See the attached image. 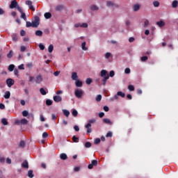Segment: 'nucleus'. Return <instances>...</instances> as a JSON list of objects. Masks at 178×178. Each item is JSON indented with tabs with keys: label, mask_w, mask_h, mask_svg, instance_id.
Returning a JSON list of instances; mask_svg holds the SVG:
<instances>
[{
	"label": "nucleus",
	"mask_w": 178,
	"mask_h": 178,
	"mask_svg": "<svg viewBox=\"0 0 178 178\" xmlns=\"http://www.w3.org/2000/svg\"><path fill=\"white\" fill-rule=\"evenodd\" d=\"M17 1L16 0H14L11 1V3L10 4V9H15V8H17Z\"/></svg>",
	"instance_id": "1a4fd4ad"
},
{
	"label": "nucleus",
	"mask_w": 178,
	"mask_h": 178,
	"mask_svg": "<svg viewBox=\"0 0 178 178\" xmlns=\"http://www.w3.org/2000/svg\"><path fill=\"white\" fill-rule=\"evenodd\" d=\"M140 6L138 3H136L134 5L133 9L134 12H138V10H140Z\"/></svg>",
	"instance_id": "2eb2a0df"
},
{
	"label": "nucleus",
	"mask_w": 178,
	"mask_h": 178,
	"mask_svg": "<svg viewBox=\"0 0 178 178\" xmlns=\"http://www.w3.org/2000/svg\"><path fill=\"white\" fill-rule=\"evenodd\" d=\"M60 159H62L63 161H66V159H67V155H66V154H65V153H62V154L60 155Z\"/></svg>",
	"instance_id": "6ab92c4d"
},
{
	"label": "nucleus",
	"mask_w": 178,
	"mask_h": 178,
	"mask_svg": "<svg viewBox=\"0 0 178 178\" xmlns=\"http://www.w3.org/2000/svg\"><path fill=\"white\" fill-rule=\"evenodd\" d=\"M72 116H74V118H77V115H79V112H77V110L73 109V110H72Z\"/></svg>",
	"instance_id": "b1692460"
},
{
	"label": "nucleus",
	"mask_w": 178,
	"mask_h": 178,
	"mask_svg": "<svg viewBox=\"0 0 178 178\" xmlns=\"http://www.w3.org/2000/svg\"><path fill=\"white\" fill-rule=\"evenodd\" d=\"M42 76L41 75H38L35 78V81L37 84H41V83H42Z\"/></svg>",
	"instance_id": "423d86ee"
},
{
	"label": "nucleus",
	"mask_w": 178,
	"mask_h": 178,
	"mask_svg": "<svg viewBox=\"0 0 178 178\" xmlns=\"http://www.w3.org/2000/svg\"><path fill=\"white\" fill-rule=\"evenodd\" d=\"M21 18H22V19H24V20L25 22H26V21H27V17H26V13H21Z\"/></svg>",
	"instance_id": "f704fd0d"
},
{
	"label": "nucleus",
	"mask_w": 178,
	"mask_h": 178,
	"mask_svg": "<svg viewBox=\"0 0 178 178\" xmlns=\"http://www.w3.org/2000/svg\"><path fill=\"white\" fill-rule=\"evenodd\" d=\"M102 99V96L101 95H98L97 97H96V101L97 102H99Z\"/></svg>",
	"instance_id": "a19ab883"
},
{
	"label": "nucleus",
	"mask_w": 178,
	"mask_h": 178,
	"mask_svg": "<svg viewBox=\"0 0 178 178\" xmlns=\"http://www.w3.org/2000/svg\"><path fill=\"white\" fill-rule=\"evenodd\" d=\"M44 17L45 19H51V17H52V14H51V13H45Z\"/></svg>",
	"instance_id": "4be33fe9"
},
{
	"label": "nucleus",
	"mask_w": 178,
	"mask_h": 178,
	"mask_svg": "<svg viewBox=\"0 0 178 178\" xmlns=\"http://www.w3.org/2000/svg\"><path fill=\"white\" fill-rule=\"evenodd\" d=\"M3 97L5 99H9V98H10V92L6 91L3 95Z\"/></svg>",
	"instance_id": "a211bd4d"
},
{
	"label": "nucleus",
	"mask_w": 178,
	"mask_h": 178,
	"mask_svg": "<svg viewBox=\"0 0 178 178\" xmlns=\"http://www.w3.org/2000/svg\"><path fill=\"white\" fill-rule=\"evenodd\" d=\"M84 94V91L81 89H76L74 91V95L76 98H81Z\"/></svg>",
	"instance_id": "f03ea898"
},
{
	"label": "nucleus",
	"mask_w": 178,
	"mask_h": 178,
	"mask_svg": "<svg viewBox=\"0 0 178 178\" xmlns=\"http://www.w3.org/2000/svg\"><path fill=\"white\" fill-rule=\"evenodd\" d=\"M90 9H91V10H98V9H99V8H98V6H97L95 5H92L90 6Z\"/></svg>",
	"instance_id": "2f4dec72"
},
{
	"label": "nucleus",
	"mask_w": 178,
	"mask_h": 178,
	"mask_svg": "<svg viewBox=\"0 0 178 178\" xmlns=\"http://www.w3.org/2000/svg\"><path fill=\"white\" fill-rule=\"evenodd\" d=\"M17 9L18 11H19L20 13H23V10L22 9V8H20V6H17Z\"/></svg>",
	"instance_id": "774afa93"
},
{
	"label": "nucleus",
	"mask_w": 178,
	"mask_h": 178,
	"mask_svg": "<svg viewBox=\"0 0 178 178\" xmlns=\"http://www.w3.org/2000/svg\"><path fill=\"white\" fill-rule=\"evenodd\" d=\"M22 115L24 116L25 118L29 116V111H22Z\"/></svg>",
	"instance_id": "49530a36"
},
{
	"label": "nucleus",
	"mask_w": 178,
	"mask_h": 178,
	"mask_svg": "<svg viewBox=\"0 0 178 178\" xmlns=\"http://www.w3.org/2000/svg\"><path fill=\"white\" fill-rule=\"evenodd\" d=\"M118 97H122V98H124V97H126V95L123 92H121V91H119L117 92Z\"/></svg>",
	"instance_id": "cd10ccee"
},
{
	"label": "nucleus",
	"mask_w": 178,
	"mask_h": 178,
	"mask_svg": "<svg viewBox=\"0 0 178 178\" xmlns=\"http://www.w3.org/2000/svg\"><path fill=\"white\" fill-rule=\"evenodd\" d=\"M48 136H49V135L48 133H47V132H44V133L42 134V138H47V137H48Z\"/></svg>",
	"instance_id": "0e129e2a"
},
{
	"label": "nucleus",
	"mask_w": 178,
	"mask_h": 178,
	"mask_svg": "<svg viewBox=\"0 0 178 178\" xmlns=\"http://www.w3.org/2000/svg\"><path fill=\"white\" fill-rule=\"evenodd\" d=\"M48 51L49 52V54H52V52L54 51V44H49V46L48 47Z\"/></svg>",
	"instance_id": "412c9836"
},
{
	"label": "nucleus",
	"mask_w": 178,
	"mask_h": 178,
	"mask_svg": "<svg viewBox=\"0 0 178 178\" xmlns=\"http://www.w3.org/2000/svg\"><path fill=\"white\" fill-rule=\"evenodd\" d=\"M26 5H27L29 6V8L31 10H33V12H34L35 10V8H34V6H33V1H30V0H27L25 2Z\"/></svg>",
	"instance_id": "20e7f679"
},
{
	"label": "nucleus",
	"mask_w": 178,
	"mask_h": 178,
	"mask_svg": "<svg viewBox=\"0 0 178 178\" xmlns=\"http://www.w3.org/2000/svg\"><path fill=\"white\" fill-rule=\"evenodd\" d=\"M26 27H33V23L30 22H26Z\"/></svg>",
	"instance_id": "052dcab7"
},
{
	"label": "nucleus",
	"mask_w": 178,
	"mask_h": 178,
	"mask_svg": "<svg viewBox=\"0 0 178 178\" xmlns=\"http://www.w3.org/2000/svg\"><path fill=\"white\" fill-rule=\"evenodd\" d=\"M75 85H76V87H83V81H79V79H77L75 81Z\"/></svg>",
	"instance_id": "dca6fc26"
},
{
	"label": "nucleus",
	"mask_w": 178,
	"mask_h": 178,
	"mask_svg": "<svg viewBox=\"0 0 178 178\" xmlns=\"http://www.w3.org/2000/svg\"><path fill=\"white\" fill-rule=\"evenodd\" d=\"M100 76L102 77H109V75L108 74V72L105 70H102L101 71Z\"/></svg>",
	"instance_id": "f8f14e48"
},
{
	"label": "nucleus",
	"mask_w": 178,
	"mask_h": 178,
	"mask_svg": "<svg viewBox=\"0 0 178 178\" xmlns=\"http://www.w3.org/2000/svg\"><path fill=\"white\" fill-rule=\"evenodd\" d=\"M26 67H28L29 69H31V67H33V63H28L26 64Z\"/></svg>",
	"instance_id": "5fc2aeb1"
},
{
	"label": "nucleus",
	"mask_w": 178,
	"mask_h": 178,
	"mask_svg": "<svg viewBox=\"0 0 178 178\" xmlns=\"http://www.w3.org/2000/svg\"><path fill=\"white\" fill-rule=\"evenodd\" d=\"M38 26H40V17L36 16L34 21L32 22V27H37Z\"/></svg>",
	"instance_id": "7ed1b4c3"
},
{
	"label": "nucleus",
	"mask_w": 178,
	"mask_h": 178,
	"mask_svg": "<svg viewBox=\"0 0 178 178\" xmlns=\"http://www.w3.org/2000/svg\"><path fill=\"white\" fill-rule=\"evenodd\" d=\"M178 1L177 0H175L172 1V8H177Z\"/></svg>",
	"instance_id": "7c9ffc66"
},
{
	"label": "nucleus",
	"mask_w": 178,
	"mask_h": 178,
	"mask_svg": "<svg viewBox=\"0 0 178 178\" xmlns=\"http://www.w3.org/2000/svg\"><path fill=\"white\" fill-rule=\"evenodd\" d=\"M13 41H17L19 40V37H17V34L14 33L12 35Z\"/></svg>",
	"instance_id": "bb28decb"
},
{
	"label": "nucleus",
	"mask_w": 178,
	"mask_h": 178,
	"mask_svg": "<svg viewBox=\"0 0 178 178\" xmlns=\"http://www.w3.org/2000/svg\"><path fill=\"white\" fill-rule=\"evenodd\" d=\"M86 84H91V83H92V79L91 78H87L86 80Z\"/></svg>",
	"instance_id": "58836bf2"
},
{
	"label": "nucleus",
	"mask_w": 178,
	"mask_h": 178,
	"mask_svg": "<svg viewBox=\"0 0 178 178\" xmlns=\"http://www.w3.org/2000/svg\"><path fill=\"white\" fill-rule=\"evenodd\" d=\"M54 74L56 77H58V75L60 74V71H56L54 73Z\"/></svg>",
	"instance_id": "338daca9"
},
{
	"label": "nucleus",
	"mask_w": 178,
	"mask_h": 178,
	"mask_svg": "<svg viewBox=\"0 0 178 178\" xmlns=\"http://www.w3.org/2000/svg\"><path fill=\"white\" fill-rule=\"evenodd\" d=\"M101 143V139L100 138H96L95 140V141H94V144H99Z\"/></svg>",
	"instance_id": "de8ad7c7"
},
{
	"label": "nucleus",
	"mask_w": 178,
	"mask_h": 178,
	"mask_svg": "<svg viewBox=\"0 0 178 178\" xmlns=\"http://www.w3.org/2000/svg\"><path fill=\"white\" fill-rule=\"evenodd\" d=\"M1 122H2V124H3L4 126H7V124H8V120H6V118H3V119L1 120Z\"/></svg>",
	"instance_id": "79ce46f5"
},
{
	"label": "nucleus",
	"mask_w": 178,
	"mask_h": 178,
	"mask_svg": "<svg viewBox=\"0 0 178 178\" xmlns=\"http://www.w3.org/2000/svg\"><path fill=\"white\" fill-rule=\"evenodd\" d=\"M62 9H63V6L59 5L56 7V10H58V12H60Z\"/></svg>",
	"instance_id": "4c0bfd02"
},
{
	"label": "nucleus",
	"mask_w": 178,
	"mask_h": 178,
	"mask_svg": "<svg viewBox=\"0 0 178 178\" xmlns=\"http://www.w3.org/2000/svg\"><path fill=\"white\" fill-rule=\"evenodd\" d=\"M81 27L83 29H87V27H88V24L87 23H83L81 24Z\"/></svg>",
	"instance_id": "09e8293b"
},
{
	"label": "nucleus",
	"mask_w": 178,
	"mask_h": 178,
	"mask_svg": "<svg viewBox=\"0 0 178 178\" xmlns=\"http://www.w3.org/2000/svg\"><path fill=\"white\" fill-rule=\"evenodd\" d=\"M85 147H86V148H90V147H91V143H90V142H86V143H85Z\"/></svg>",
	"instance_id": "3c124183"
},
{
	"label": "nucleus",
	"mask_w": 178,
	"mask_h": 178,
	"mask_svg": "<svg viewBox=\"0 0 178 178\" xmlns=\"http://www.w3.org/2000/svg\"><path fill=\"white\" fill-rule=\"evenodd\" d=\"M72 141L74 142V143H79V138H77V137H76V136H73L72 137Z\"/></svg>",
	"instance_id": "a18cd8bd"
},
{
	"label": "nucleus",
	"mask_w": 178,
	"mask_h": 178,
	"mask_svg": "<svg viewBox=\"0 0 178 178\" xmlns=\"http://www.w3.org/2000/svg\"><path fill=\"white\" fill-rule=\"evenodd\" d=\"M130 72H131L130 68H126V69L124 70V73H125L126 74H130Z\"/></svg>",
	"instance_id": "680f3d73"
},
{
	"label": "nucleus",
	"mask_w": 178,
	"mask_h": 178,
	"mask_svg": "<svg viewBox=\"0 0 178 178\" xmlns=\"http://www.w3.org/2000/svg\"><path fill=\"white\" fill-rule=\"evenodd\" d=\"M8 87L10 88L12 87V86H13L15 84V80L12 79H8L6 81Z\"/></svg>",
	"instance_id": "0eeeda50"
},
{
	"label": "nucleus",
	"mask_w": 178,
	"mask_h": 178,
	"mask_svg": "<svg viewBox=\"0 0 178 178\" xmlns=\"http://www.w3.org/2000/svg\"><path fill=\"white\" fill-rule=\"evenodd\" d=\"M24 145H26V143L23 140H22L20 143H19V147H22V148L24 147Z\"/></svg>",
	"instance_id": "603ef678"
},
{
	"label": "nucleus",
	"mask_w": 178,
	"mask_h": 178,
	"mask_svg": "<svg viewBox=\"0 0 178 178\" xmlns=\"http://www.w3.org/2000/svg\"><path fill=\"white\" fill-rule=\"evenodd\" d=\"M106 6H108V8H119V6H118V4L111 1H106Z\"/></svg>",
	"instance_id": "39448f33"
},
{
	"label": "nucleus",
	"mask_w": 178,
	"mask_h": 178,
	"mask_svg": "<svg viewBox=\"0 0 178 178\" xmlns=\"http://www.w3.org/2000/svg\"><path fill=\"white\" fill-rule=\"evenodd\" d=\"M22 167L25 169H29V161H27V160L24 161L22 163Z\"/></svg>",
	"instance_id": "4468645a"
},
{
	"label": "nucleus",
	"mask_w": 178,
	"mask_h": 178,
	"mask_svg": "<svg viewBox=\"0 0 178 178\" xmlns=\"http://www.w3.org/2000/svg\"><path fill=\"white\" fill-rule=\"evenodd\" d=\"M28 176L30 178L34 177V174H33V170H30L28 171Z\"/></svg>",
	"instance_id": "c85d7f7f"
},
{
	"label": "nucleus",
	"mask_w": 178,
	"mask_h": 178,
	"mask_svg": "<svg viewBox=\"0 0 178 178\" xmlns=\"http://www.w3.org/2000/svg\"><path fill=\"white\" fill-rule=\"evenodd\" d=\"M86 45H87V43L86 42H82L81 47H82L83 51H88V48L86 47Z\"/></svg>",
	"instance_id": "aec40b11"
},
{
	"label": "nucleus",
	"mask_w": 178,
	"mask_h": 178,
	"mask_svg": "<svg viewBox=\"0 0 178 178\" xmlns=\"http://www.w3.org/2000/svg\"><path fill=\"white\" fill-rule=\"evenodd\" d=\"M40 94H42V95H47V94L48 92V90H45V89H44V88H41L40 89Z\"/></svg>",
	"instance_id": "f3484780"
},
{
	"label": "nucleus",
	"mask_w": 178,
	"mask_h": 178,
	"mask_svg": "<svg viewBox=\"0 0 178 178\" xmlns=\"http://www.w3.org/2000/svg\"><path fill=\"white\" fill-rule=\"evenodd\" d=\"M13 56V51L10 50V52L7 54V58L10 59Z\"/></svg>",
	"instance_id": "e433bc0d"
},
{
	"label": "nucleus",
	"mask_w": 178,
	"mask_h": 178,
	"mask_svg": "<svg viewBox=\"0 0 178 178\" xmlns=\"http://www.w3.org/2000/svg\"><path fill=\"white\" fill-rule=\"evenodd\" d=\"M103 122L105 123V124H110V125L113 124V122L111 121V120H109L108 118H104Z\"/></svg>",
	"instance_id": "ddd939ff"
},
{
	"label": "nucleus",
	"mask_w": 178,
	"mask_h": 178,
	"mask_svg": "<svg viewBox=\"0 0 178 178\" xmlns=\"http://www.w3.org/2000/svg\"><path fill=\"white\" fill-rule=\"evenodd\" d=\"M53 99L54 102H61L62 97H60V95H56V96H54Z\"/></svg>",
	"instance_id": "9d476101"
},
{
	"label": "nucleus",
	"mask_w": 178,
	"mask_h": 178,
	"mask_svg": "<svg viewBox=\"0 0 178 178\" xmlns=\"http://www.w3.org/2000/svg\"><path fill=\"white\" fill-rule=\"evenodd\" d=\"M97 122L95 119H91L88 121V124L85 126L86 129H87V134H90L91 133V124H94Z\"/></svg>",
	"instance_id": "f257e3e1"
},
{
	"label": "nucleus",
	"mask_w": 178,
	"mask_h": 178,
	"mask_svg": "<svg viewBox=\"0 0 178 178\" xmlns=\"http://www.w3.org/2000/svg\"><path fill=\"white\" fill-rule=\"evenodd\" d=\"M46 105H47V106H51V105H52V100L51 99L46 100Z\"/></svg>",
	"instance_id": "ea45409f"
},
{
	"label": "nucleus",
	"mask_w": 178,
	"mask_h": 178,
	"mask_svg": "<svg viewBox=\"0 0 178 178\" xmlns=\"http://www.w3.org/2000/svg\"><path fill=\"white\" fill-rule=\"evenodd\" d=\"M128 90H129V91H134V90H135L134 86H133V85L128 86Z\"/></svg>",
	"instance_id": "37998d69"
},
{
	"label": "nucleus",
	"mask_w": 178,
	"mask_h": 178,
	"mask_svg": "<svg viewBox=\"0 0 178 178\" xmlns=\"http://www.w3.org/2000/svg\"><path fill=\"white\" fill-rule=\"evenodd\" d=\"M71 79L74 81H76L77 80H79V76L77 75V72H72Z\"/></svg>",
	"instance_id": "9b49d317"
},
{
	"label": "nucleus",
	"mask_w": 178,
	"mask_h": 178,
	"mask_svg": "<svg viewBox=\"0 0 178 178\" xmlns=\"http://www.w3.org/2000/svg\"><path fill=\"white\" fill-rule=\"evenodd\" d=\"M156 24L159 26V27H163V26H165V22L163 21H160L157 22Z\"/></svg>",
	"instance_id": "393cba45"
},
{
	"label": "nucleus",
	"mask_w": 178,
	"mask_h": 178,
	"mask_svg": "<svg viewBox=\"0 0 178 178\" xmlns=\"http://www.w3.org/2000/svg\"><path fill=\"white\" fill-rule=\"evenodd\" d=\"M112 136H113L112 132L108 131V132L106 134V137H112Z\"/></svg>",
	"instance_id": "69168bd1"
},
{
	"label": "nucleus",
	"mask_w": 178,
	"mask_h": 178,
	"mask_svg": "<svg viewBox=\"0 0 178 178\" xmlns=\"http://www.w3.org/2000/svg\"><path fill=\"white\" fill-rule=\"evenodd\" d=\"M35 35L38 37H42V31H36Z\"/></svg>",
	"instance_id": "c756f323"
},
{
	"label": "nucleus",
	"mask_w": 178,
	"mask_h": 178,
	"mask_svg": "<svg viewBox=\"0 0 178 178\" xmlns=\"http://www.w3.org/2000/svg\"><path fill=\"white\" fill-rule=\"evenodd\" d=\"M9 72H13V70L15 69V65L11 64L8 67Z\"/></svg>",
	"instance_id": "473e14b6"
},
{
	"label": "nucleus",
	"mask_w": 178,
	"mask_h": 178,
	"mask_svg": "<svg viewBox=\"0 0 178 178\" xmlns=\"http://www.w3.org/2000/svg\"><path fill=\"white\" fill-rule=\"evenodd\" d=\"M141 62H146V60H148V56H144L140 58Z\"/></svg>",
	"instance_id": "72a5a7b5"
},
{
	"label": "nucleus",
	"mask_w": 178,
	"mask_h": 178,
	"mask_svg": "<svg viewBox=\"0 0 178 178\" xmlns=\"http://www.w3.org/2000/svg\"><path fill=\"white\" fill-rule=\"evenodd\" d=\"M153 5L155 8H158V6H159V1H155L153 2Z\"/></svg>",
	"instance_id": "c03bdc74"
},
{
	"label": "nucleus",
	"mask_w": 178,
	"mask_h": 178,
	"mask_svg": "<svg viewBox=\"0 0 178 178\" xmlns=\"http://www.w3.org/2000/svg\"><path fill=\"white\" fill-rule=\"evenodd\" d=\"M21 124H27L29 123V121L26 119H22L20 120Z\"/></svg>",
	"instance_id": "c9c22d12"
},
{
	"label": "nucleus",
	"mask_w": 178,
	"mask_h": 178,
	"mask_svg": "<svg viewBox=\"0 0 178 178\" xmlns=\"http://www.w3.org/2000/svg\"><path fill=\"white\" fill-rule=\"evenodd\" d=\"M98 165V161L97 160H92L91 163L88 165V169H92L94 166H97Z\"/></svg>",
	"instance_id": "6e6552de"
},
{
	"label": "nucleus",
	"mask_w": 178,
	"mask_h": 178,
	"mask_svg": "<svg viewBox=\"0 0 178 178\" xmlns=\"http://www.w3.org/2000/svg\"><path fill=\"white\" fill-rule=\"evenodd\" d=\"M63 113L66 116L67 118H69V115H70V112L67 110H63Z\"/></svg>",
	"instance_id": "5701e85b"
},
{
	"label": "nucleus",
	"mask_w": 178,
	"mask_h": 178,
	"mask_svg": "<svg viewBox=\"0 0 178 178\" xmlns=\"http://www.w3.org/2000/svg\"><path fill=\"white\" fill-rule=\"evenodd\" d=\"M103 109L105 112H109V107L108 106H104Z\"/></svg>",
	"instance_id": "e2e57ef3"
},
{
	"label": "nucleus",
	"mask_w": 178,
	"mask_h": 178,
	"mask_svg": "<svg viewBox=\"0 0 178 178\" xmlns=\"http://www.w3.org/2000/svg\"><path fill=\"white\" fill-rule=\"evenodd\" d=\"M20 35H21L22 37H24V35H26V31H24V30H21V31H20Z\"/></svg>",
	"instance_id": "bf43d9fd"
},
{
	"label": "nucleus",
	"mask_w": 178,
	"mask_h": 178,
	"mask_svg": "<svg viewBox=\"0 0 178 178\" xmlns=\"http://www.w3.org/2000/svg\"><path fill=\"white\" fill-rule=\"evenodd\" d=\"M113 76H115V71L111 70L109 73L108 77H113Z\"/></svg>",
	"instance_id": "6e6d98bb"
},
{
	"label": "nucleus",
	"mask_w": 178,
	"mask_h": 178,
	"mask_svg": "<svg viewBox=\"0 0 178 178\" xmlns=\"http://www.w3.org/2000/svg\"><path fill=\"white\" fill-rule=\"evenodd\" d=\"M108 79H109V76L103 77V79H102V84H103V86H105V84H106V81Z\"/></svg>",
	"instance_id": "a878e982"
},
{
	"label": "nucleus",
	"mask_w": 178,
	"mask_h": 178,
	"mask_svg": "<svg viewBox=\"0 0 178 178\" xmlns=\"http://www.w3.org/2000/svg\"><path fill=\"white\" fill-rule=\"evenodd\" d=\"M111 55H112V54H111V53H106L105 54L106 59H109V58H111Z\"/></svg>",
	"instance_id": "4d7b16f0"
},
{
	"label": "nucleus",
	"mask_w": 178,
	"mask_h": 178,
	"mask_svg": "<svg viewBox=\"0 0 178 178\" xmlns=\"http://www.w3.org/2000/svg\"><path fill=\"white\" fill-rule=\"evenodd\" d=\"M39 48L41 51H44V49H45V46H44V44H42V43H40L39 44Z\"/></svg>",
	"instance_id": "8fccbe9b"
},
{
	"label": "nucleus",
	"mask_w": 178,
	"mask_h": 178,
	"mask_svg": "<svg viewBox=\"0 0 178 178\" xmlns=\"http://www.w3.org/2000/svg\"><path fill=\"white\" fill-rule=\"evenodd\" d=\"M18 69H19V70H24V64H21L19 65Z\"/></svg>",
	"instance_id": "13d9d810"
},
{
	"label": "nucleus",
	"mask_w": 178,
	"mask_h": 178,
	"mask_svg": "<svg viewBox=\"0 0 178 178\" xmlns=\"http://www.w3.org/2000/svg\"><path fill=\"white\" fill-rule=\"evenodd\" d=\"M147 26H149V21H148L147 19H146L144 22V27H147Z\"/></svg>",
	"instance_id": "864d4df0"
}]
</instances>
